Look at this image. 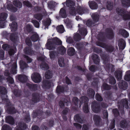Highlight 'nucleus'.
<instances>
[{"label":"nucleus","mask_w":130,"mask_h":130,"mask_svg":"<svg viewBox=\"0 0 130 130\" xmlns=\"http://www.w3.org/2000/svg\"><path fill=\"white\" fill-rule=\"evenodd\" d=\"M124 79L125 80L127 81L130 80V70L127 71H126V74L124 76Z\"/></svg>","instance_id":"obj_40"},{"label":"nucleus","mask_w":130,"mask_h":130,"mask_svg":"<svg viewBox=\"0 0 130 130\" xmlns=\"http://www.w3.org/2000/svg\"><path fill=\"white\" fill-rule=\"evenodd\" d=\"M118 45L120 50H123L125 47V42L123 39H120L118 42Z\"/></svg>","instance_id":"obj_11"},{"label":"nucleus","mask_w":130,"mask_h":130,"mask_svg":"<svg viewBox=\"0 0 130 130\" xmlns=\"http://www.w3.org/2000/svg\"><path fill=\"white\" fill-rule=\"evenodd\" d=\"M39 38V36L36 33H34L31 37V39L34 42L37 41Z\"/></svg>","instance_id":"obj_31"},{"label":"nucleus","mask_w":130,"mask_h":130,"mask_svg":"<svg viewBox=\"0 0 130 130\" xmlns=\"http://www.w3.org/2000/svg\"><path fill=\"white\" fill-rule=\"evenodd\" d=\"M107 9L109 10H111L113 8V3L110 1H108L106 3Z\"/></svg>","instance_id":"obj_39"},{"label":"nucleus","mask_w":130,"mask_h":130,"mask_svg":"<svg viewBox=\"0 0 130 130\" xmlns=\"http://www.w3.org/2000/svg\"><path fill=\"white\" fill-rule=\"evenodd\" d=\"M48 7L50 9L53 8L56 5V3L53 1H50L48 3Z\"/></svg>","instance_id":"obj_50"},{"label":"nucleus","mask_w":130,"mask_h":130,"mask_svg":"<svg viewBox=\"0 0 130 130\" xmlns=\"http://www.w3.org/2000/svg\"><path fill=\"white\" fill-rule=\"evenodd\" d=\"M10 5V6H9V5L7 6V8L8 10H10L14 12H15L17 11V9L16 8L13 7L11 5Z\"/></svg>","instance_id":"obj_54"},{"label":"nucleus","mask_w":130,"mask_h":130,"mask_svg":"<svg viewBox=\"0 0 130 130\" xmlns=\"http://www.w3.org/2000/svg\"><path fill=\"white\" fill-rule=\"evenodd\" d=\"M97 39L100 41L101 42L105 41L106 39L104 36V32H101L99 33L97 36Z\"/></svg>","instance_id":"obj_15"},{"label":"nucleus","mask_w":130,"mask_h":130,"mask_svg":"<svg viewBox=\"0 0 130 130\" xmlns=\"http://www.w3.org/2000/svg\"><path fill=\"white\" fill-rule=\"evenodd\" d=\"M24 52L26 54L30 55L32 54V51L30 49L26 48L24 50Z\"/></svg>","instance_id":"obj_62"},{"label":"nucleus","mask_w":130,"mask_h":130,"mask_svg":"<svg viewBox=\"0 0 130 130\" xmlns=\"http://www.w3.org/2000/svg\"><path fill=\"white\" fill-rule=\"evenodd\" d=\"M49 53L50 57L51 59H54L57 55V53L54 51H50Z\"/></svg>","instance_id":"obj_38"},{"label":"nucleus","mask_w":130,"mask_h":130,"mask_svg":"<svg viewBox=\"0 0 130 130\" xmlns=\"http://www.w3.org/2000/svg\"><path fill=\"white\" fill-rule=\"evenodd\" d=\"M53 84V83L48 80L46 81L43 83L42 84V87L43 88H47Z\"/></svg>","instance_id":"obj_20"},{"label":"nucleus","mask_w":130,"mask_h":130,"mask_svg":"<svg viewBox=\"0 0 130 130\" xmlns=\"http://www.w3.org/2000/svg\"><path fill=\"white\" fill-rule=\"evenodd\" d=\"M77 11L78 13L80 15H82L86 12V10L84 9V8L80 6L77 7Z\"/></svg>","instance_id":"obj_23"},{"label":"nucleus","mask_w":130,"mask_h":130,"mask_svg":"<svg viewBox=\"0 0 130 130\" xmlns=\"http://www.w3.org/2000/svg\"><path fill=\"white\" fill-rule=\"evenodd\" d=\"M74 38V40L76 41L79 40L81 38L80 35L78 33L76 34L75 35Z\"/></svg>","instance_id":"obj_59"},{"label":"nucleus","mask_w":130,"mask_h":130,"mask_svg":"<svg viewBox=\"0 0 130 130\" xmlns=\"http://www.w3.org/2000/svg\"><path fill=\"white\" fill-rule=\"evenodd\" d=\"M20 63L21 67L22 69H23L24 68H26L27 67V64L22 60L20 61Z\"/></svg>","instance_id":"obj_48"},{"label":"nucleus","mask_w":130,"mask_h":130,"mask_svg":"<svg viewBox=\"0 0 130 130\" xmlns=\"http://www.w3.org/2000/svg\"><path fill=\"white\" fill-rule=\"evenodd\" d=\"M19 126L21 130L25 129L27 127V126L23 123H20L19 124Z\"/></svg>","instance_id":"obj_57"},{"label":"nucleus","mask_w":130,"mask_h":130,"mask_svg":"<svg viewBox=\"0 0 130 130\" xmlns=\"http://www.w3.org/2000/svg\"><path fill=\"white\" fill-rule=\"evenodd\" d=\"M7 17V14L6 13H3L0 14V21L4 22Z\"/></svg>","instance_id":"obj_30"},{"label":"nucleus","mask_w":130,"mask_h":130,"mask_svg":"<svg viewBox=\"0 0 130 130\" xmlns=\"http://www.w3.org/2000/svg\"><path fill=\"white\" fill-rule=\"evenodd\" d=\"M64 91V88L61 86H58L57 87L56 91L57 93H59L60 92H62Z\"/></svg>","instance_id":"obj_58"},{"label":"nucleus","mask_w":130,"mask_h":130,"mask_svg":"<svg viewBox=\"0 0 130 130\" xmlns=\"http://www.w3.org/2000/svg\"><path fill=\"white\" fill-rule=\"evenodd\" d=\"M56 29L57 31L60 33H63L65 31L64 27L62 25L57 26Z\"/></svg>","instance_id":"obj_32"},{"label":"nucleus","mask_w":130,"mask_h":130,"mask_svg":"<svg viewBox=\"0 0 130 130\" xmlns=\"http://www.w3.org/2000/svg\"><path fill=\"white\" fill-rule=\"evenodd\" d=\"M59 14L63 18H65L67 17L65 11L62 8L60 10Z\"/></svg>","instance_id":"obj_41"},{"label":"nucleus","mask_w":130,"mask_h":130,"mask_svg":"<svg viewBox=\"0 0 130 130\" xmlns=\"http://www.w3.org/2000/svg\"><path fill=\"white\" fill-rule=\"evenodd\" d=\"M112 112L115 117H118L120 115L119 112L117 108L113 109L112 110Z\"/></svg>","instance_id":"obj_52"},{"label":"nucleus","mask_w":130,"mask_h":130,"mask_svg":"<svg viewBox=\"0 0 130 130\" xmlns=\"http://www.w3.org/2000/svg\"><path fill=\"white\" fill-rule=\"evenodd\" d=\"M2 130H11V129L8 125H4L2 127Z\"/></svg>","instance_id":"obj_63"},{"label":"nucleus","mask_w":130,"mask_h":130,"mask_svg":"<svg viewBox=\"0 0 130 130\" xmlns=\"http://www.w3.org/2000/svg\"><path fill=\"white\" fill-rule=\"evenodd\" d=\"M102 88L105 90H108L111 89V86L106 83H104L102 85Z\"/></svg>","instance_id":"obj_27"},{"label":"nucleus","mask_w":130,"mask_h":130,"mask_svg":"<svg viewBox=\"0 0 130 130\" xmlns=\"http://www.w3.org/2000/svg\"><path fill=\"white\" fill-rule=\"evenodd\" d=\"M45 77L47 79H50L52 77V73L49 71L46 72L45 75Z\"/></svg>","instance_id":"obj_49"},{"label":"nucleus","mask_w":130,"mask_h":130,"mask_svg":"<svg viewBox=\"0 0 130 130\" xmlns=\"http://www.w3.org/2000/svg\"><path fill=\"white\" fill-rule=\"evenodd\" d=\"M120 126L121 127L123 128H126L128 126L127 121L125 119L121 121L120 123Z\"/></svg>","instance_id":"obj_18"},{"label":"nucleus","mask_w":130,"mask_h":130,"mask_svg":"<svg viewBox=\"0 0 130 130\" xmlns=\"http://www.w3.org/2000/svg\"><path fill=\"white\" fill-rule=\"evenodd\" d=\"M40 67L41 69L44 70H46L49 68L48 65L44 62L42 63L41 64Z\"/></svg>","instance_id":"obj_42"},{"label":"nucleus","mask_w":130,"mask_h":130,"mask_svg":"<svg viewBox=\"0 0 130 130\" xmlns=\"http://www.w3.org/2000/svg\"><path fill=\"white\" fill-rule=\"evenodd\" d=\"M67 52L69 55L73 56L75 54V51L74 48L71 47L68 50Z\"/></svg>","instance_id":"obj_28"},{"label":"nucleus","mask_w":130,"mask_h":130,"mask_svg":"<svg viewBox=\"0 0 130 130\" xmlns=\"http://www.w3.org/2000/svg\"><path fill=\"white\" fill-rule=\"evenodd\" d=\"M98 69V68L97 66L95 65H92L90 66V71L92 72H95Z\"/></svg>","instance_id":"obj_46"},{"label":"nucleus","mask_w":130,"mask_h":130,"mask_svg":"<svg viewBox=\"0 0 130 130\" xmlns=\"http://www.w3.org/2000/svg\"><path fill=\"white\" fill-rule=\"evenodd\" d=\"M58 63L60 66L63 67L64 66L65 64L64 62V59L63 58H59L58 60Z\"/></svg>","instance_id":"obj_43"},{"label":"nucleus","mask_w":130,"mask_h":130,"mask_svg":"<svg viewBox=\"0 0 130 130\" xmlns=\"http://www.w3.org/2000/svg\"><path fill=\"white\" fill-rule=\"evenodd\" d=\"M10 26V28L11 31H14L16 30L17 28V23L15 22L12 23Z\"/></svg>","instance_id":"obj_33"},{"label":"nucleus","mask_w":130,"mask_h":130,"mask_svg":"<svg viewBox=\"0 0 130 130\" xmlns=\"http://www.w3.org/2000/svg\"><path fill=\"white\" fill-rule=\"evenodd\" d=\"M18 79L21 82L24 83L27 79V76L25 75H19L17 77Z\"/></svg>","instance_id":"obj_16"},{"label":"nucleus","mask_w":130,"mask_h":130,"mask_svg":"<svg viewBox=\"0 0 130 130\" xmlns=\"http://www.w3.org/2000/svg\"><path fill=\"white\" fill-rule=\"evenodd\" d=\"M80 101L81 103H85L83 109L85 113H87L89 111L88 105L87 103L88 102V98L86 97L83 96L80 98Z\"/></svg>","instance_id":"obj_6"},{"label":"nucleus","mask_w":130,"mask_h":130,"mask_svg":"<svg viewBox=\"0 0 130 130\" xmlns=\"http://www.w3.org/2000/svg\"><path fill=\"white\" fill-rule=\"evenodd\" d=\"M78 27L79 28V32L82 35L85 36L87 35V30L85 28L83 27V26L82 25L79 24L78 25Z\"/></svg>","instance_id":"obj_13"},{"label":"nucleus","mask_w":130,"mask_h":130,"mask_svg":"<svg viewBox=\"0 0 130 130\" xmlns=\"http://www.w3.org/2000/svg\"><path fill=\"white\" fill-rule=\"evenodd\" d=\"M6 121L7 123L11 124H13L14 123L13 118L10 116H8L6 117Z\"/></svg>","instance_id":"obj_26"},{"label":"nucleus","mask_w":130,"mask_h":130,"mask_svg":"<svg viewBox=\"0 0 130 130\" xmlns=\"http://www.w3.org/2000/svg\"><path fill=\"white\" fill-rule=\"evenodd\" d=\"M32 101L34 102H37L39 101V95L37 94H34L33 95Z\"/></svg>","instance_id":"obj_45"},{"label":"nucleus","mask_w":130,"mask_h":130,"mask_svg":"<svg viewBox=\"0 0 130 130\" xmlns=\"http://www.w3.org/2000/svg\"><path fill=\"white\" fill-rule=\"evenodd\" d=\"M121 3L124 7L128 8L130 6V0H121Z\"/></svg>","instance_id":"obj_24"},{"label":"nucleus","mask_w":130,"mask_h":130,"mask_svg":"<svg viewBox=\"0 0 130 130\" xmlns=\"http://www.w3.org/2000/svg\"><path fill=\"white\" fill-rule=\"evenodd\" d=\"M51 23V20L49 18L47 19L46 20L43 21V24L45 26H49Z\"/></svg>","instance_id":"obj_44"},{"label":"nucleus","mask_w":130,"mask_h":130,"mask_svg":"<svg viewBox=\"0 0 130 130\" xmlns=\"http://www.w3.org/2000/svg\"><path fill=\"white\" fill-rule=\"evenodd\" d=\"M95 98L96 100L98 101L101 102L103 100V98L101 95L98 93L96 94Z\"/></svg>","instance_id":"obj_51"},{"label":"nucleus","mask_w":130,"mask_h":130,"mask_svg":"<svg viewBox=\"0 0 130 130\" xmlns=\"http://www.w3.org/2000/svg\"><path fill=\"white\" fill-rule=\"evenodd\" d=\"M13 4L15 6L18 8H21L22 6V3L18 1H14L13 2Z\"/></svg>","instance_id":"obj_36"},{"label":"nucleus","mask_w":130,"mask_h":130,"mask_svg":"<svg viewBox=\"0 0 130 130\" xmlns=\"http://www.w3.org/2000/svg\"><path fill=\"white\" fill-rule=\"evenodd\" d=\"M16 65L15 63L13 65L12 68L11 73L13 74H15L16 73Z\"/></svg>","instance_id":"obj_53"},{"label":"nucleus","mask_w":130,"mask_h":130,"mask_svg":"<svg viewBox=\"0 0 130 130\" xmlns=\"http://www.w3.org/2000/svg\"><path fill=\"white\" fill-rule=\"evenodd\" d=\"M70 98L69 97H68L66 98L63 99H62V101L64 103L66 104V105L68 106L69 104H70Z\"/></svg>","instance_id":"obj_47"},{"label":"nucleus","mask_w":130,"mask_h":130,"mask_svg":"<svg viewBox=\"0 0 130 130\" xmlns=\"http://www.w3.org/2000/svg\"><path fill=\"white\" fill-rule=\"evenodd\" d=\"M109 81V83L112 85H114L116 83V80L115 77L112 76H110Z\"/></svg>","instance_id":"obj_35"},{"label":"nucleus","mask_w":130,"mask_h":130,"mask_svg":"<svg viewBox=\"0 0 130 130\" xmlns=\"http://www.w3.org/2000/svg\"><path fill=\"white\" fill-rule=\"evenodd\" d=\"M105 96L108 100H112L113 99L112 93L110 91H108L106 92L105 93Z\"/></svg>","instance_id":"obj_21"},{"label":"nucleus","mask_w":130,"mask_h":130,"mask_svg":"<svg viewBox=\"0 0 130 130\" xmlns=\"http://www.w3.org/2000/svg\"><path fill=\"white\" fill-rule=\"evenodd\" d=\"M70 13L71 14L73 15H76V13L75 8L72 7V8H70Z\"/></svg>","instance_id":"obj_60"},{"label":"nucleus","mask_w":130,"mask_h":130,"mask_svg":"<svg viewBox=\"0 0 130 130\" xmlns=\"http://www.w3.org/2000/svg\"><path fill=\"white\" fill-rule=\"evenodd\" d=\"M7 91L6 89L4 87L0 86V93L1 94V96L3 98V96L4 95L5 96H7L6 95Z\"/></svg>","instance_id":"obj_25"},{"label":"nucleus","mask_w":130,"mask_h":130,"mask_svg":"<svg viewBox=\"0 0 130 130\" xmlns=\"http://www.w3.org/2000/svg\"><path fill=\"white\" fill-rule=\"evenodd\" d=\"M64 22L66 24V25L68 28L72 27L73 23L72 21L69 19H67L64 20Z\"/></svg>","instance_id":"obj_22"},{"label":"nucleus","mask_w":130,"mask_h":130,"mask_svg":"<svg viewBox=\"0 0 130 130\" xmlns=\"http://www.w3.org/2000/svg\"><path fill=\"white\" fill-rule=\"evenodd\" d=\"M117 13L122 17L124 20H130V12L128 13H126L127 11L123 8H117L116 9Z\"/></svg>","instance_id":"obj_3"},{"label":"nucleus","mask_w":130,"mask_h":130,"mask_svg":"<svg viewBox=\"0 0 130 130\" xmlns=\"http://www.w3.org/2000/svg\"><path fill=\"white\" fill-rule=\"evenodd\" d=\"M98 4L95 1L90 2V8L92 9H98Z\"/></svg>","instance_id":"obj_19"},{"label":"nucleus","mask_w":130,"mask_h":130,"mask_svg":"<svg viewBox=\"0 0 130 130\" xmlns=\"http://www.w3.org/2000/svg\"><path fill=\"white\" fill-rule=\"evenodd\" d=\"M96 44L97 45L104 48L105 51L109 53H111L115 49L114 47L111 44H106L99 42H96Z\"/></svg>","instance_id":"obj_4"},{"label":"nucleus","mask_w":130,"mask_h":130,"mask_svg":"<svg viewBox=\"0 0 130 130\" xmlns=\"http://www.w3.org/2000/svg\"><path fill=\"white\" fill-rule=\"evenodd\" d=\"M91 108L93 111L95 113L99 112L101 110L100 105L96 102H92Z\"/></svg>","instance_id":"obj_7"},{"label":"nucleus","mask_w":130,"mask_h":130,"mask_svg":"<svg viewBox=\"0 0 130 130\" xmlns=\"http://www.w3.org/2000/svg\"><path fill=\"white\" fill-rule=\"evenodd\" d=\"M32 22L36 27L37 28L39 27V24L38 22L36 20H33L32 21Z\"/></svg>","instance_id":"obj_64"},{"label":"nucleus","mask_w":130,"mask_h":130,"mask_svg":"<svg viewBox=\"0 0 130 130\" xmlns=\"http://www.w3.org/2000/svg\"><path fill=\"white\" fill-rule=\"evenodd\" d=\"M58 52L61 54H64L66 52V49L63 46H61L58 49Z\"/></svg>","instance_id":"obj_37"},{"label":"nucleus","mask_w":130,"mask_h":130,"mask_svg":"<svg viewBox=\"0 0 130 130\" xmlns=\"http://www.w3.org/2000/svg\"><path fill=\"white\" fill-rule=\"evenodd\" d=\"M122 72L120 70H116L114 73V75L117 79H121L122 77Z\"/></svg>","instance_id":"obj_17"},{"label":"nucleus","mask_w":130,"mask_h":130,"mask_svg":"<svg viewBox=\"0 0 130 130\" xmlns=\"http://www.w3.org/2000/svg\"><path fill=\"white\" fill-rule=\"evenodd\" d=\"M66 5L67 6L70 7V8H72V7H74L73 6L75 5V3L72 1L68 0L66 1Z\"/></svg>","instance_id":"obj_34"},{"label":"nucleus","mask_w":130,"mask_h":130,"mask_svg":"<svg viewBox=\"0 0 130 130\" xmlns=\"http://www.w3.org/2000/svg\"><path fill=\"white\" fill-rule=\"evenodd\" d=\"M92 59L93 62L95 64L99 65L100 61V58L99 56L96 54H94L92 55Z\"/></svg>","instance_id":"obj_12"},{"label":"nucleus","mask_w":130,"mask_h":130,"mask_svg":"<svg viewBox=\"0 0 130 130\" xmlns=\"http://www.w3.org/2000/svg\"><path fill=\"white\" fill-rule=\"evenodd\" d=\"M32 80L34 82L38 83L41 82V77L40 74L38 73H34L32 74L31 76Z\"/></svg>","instance_id":"obj_8"},{"label":"nucleus","mask_w":130,"mask_h":130,"mask_svg":"<svg viewBox=\"0 0 130 130\" xmlns=\"http://www.w3.org/2000/svg\"><path fill=\"white\" fill-rule=\"evenodd\" d=\"M115 120L113 119L109 125V127L110 129H112L114 128L115 127Z\"/></svg>","instance_id":"obj_55"},{"label":"nucleus","mask_w":130,"mask_h":130,"mask_svg":"<svg viewBox=\"0 0 130 130\" xmlns=\"http://www.w3.org/2000/svg\"><path fill=\"white\" fill-rule=\"evenodd\" d=\"M121 102L122 104L121 107L122 108L125 107L126 109H128L129 108V107L128 105V102L126 99H122L121 100Z\"/></svg>","instance_id":"obj_14"},{"label":"nucleus","mask_w":130,"mask_h":130,"mask_svg":"<svg viewBox=\"0 0 130 130\" xmlns=\"http://www.w3.org/2000/svg\"><path fill=\"white\" fill-rule=\"evenodd\" d=\"M119 88L123 90H126L128 87V84L127 82L124 80H121L119 83Z\"/></svg>","instance_id":"obj_9"},{"label":"nucleus","mask_w":130,"mask_h":130,"mask_svg":"<svg viewBox=\"0 0 130 130\" xmlns=\"http://www.w3.org/2000/svg\"><path fill=\"white\" fill-rule=\"evenodd\" d=\"M106 35L107 38L112 40L115 38V33L112 28L108 27L105 29Z\"/></svg>","instance_id":"obj_5"},{"label":"nucleus","mask_w":130,"mask_h":130,"mask_svg":"<svg viewBox=\"0 0 130 130\" xmlns=\"http://www.w3.org/2000/svg\"><path fill=\"white\" fill-rule=\"evenodd\" d=\"M62 42L58 38L55 37L53 39L49 40H48V42L46 44L47 49L49 50H52L54 48L55 45H61Z\"/></svg>","instance_id":"obj_2"},{"label":"nucleus","mask_w":130,"mask_h":130,"mask_svg":"<svg viewBox=\"0 0 130 130\" xmlns=\"http://www.w3.org/2000/svg\"><path fill=\"white\" fill-rule=\"evenodd\" d=\"M93 51L98 54H99L103 61L104 64H106L105 69L107 72H109L111 70L112 72L114 71V66L108 63V57L105 54H102V51L101 49H99L96 47H94Z\"/></svg>","instance_id":"obj_1"},{"label":"nucleus","mask_w":130,"mask_h":130,"mask_svg":"<svg viewBox=\"0 0 130 130\" xmlns=\"http://www.w3.org/2000/svg\"><path fill=\"white\" fill-rule=\"evenodd\" d=\"M91 17L95 23L97 22L99 19V15L97 13H94L93 14Z\"/></svg>","instance_id":"obj_29"},{"label":"nucleus","mask_w":130,"mask_h":130,"mask_svg":"<svg viewBox=\"0 0 130 130\" xmlns=\"http://www.w3.org/2000/svg\"><path fill=\"white\" fill-rule=\"evenodd\" d=\"M95 94V92L92 89L90 88V98H93Z\"/></svg>","instance_id":"obj_61"},{"label":"nucleus","mask_w":130,"mask_h":130,"mask_svg":"<svg viewBox=\"0 0 130 130\" xmlns=\"http://www.w3.org/2000/svg\"><path fill=\"white\" fill-rule=\"evenodd\" d=\"M93 118L95 125L97 126H99L100 123L101 121V119L100 116L95 115H94Z\"/></svg>","instance_id":"obj_10"},{"label":"nucleus","mask_w":130,"mask_h":130,"mask_svg":"<svg viewBox=\"0 0 130 130\" xmlns=\"http://www.w3.org/2000/svg\"><path fill=\"white\" fill-rule=\"evenodd\" d=\"M74 119L75 120L77 121L80 123H82V120L80 119L78 115H76L74 117Z\"/></svg>","instance_id":"obj_56"}]
</instances>
